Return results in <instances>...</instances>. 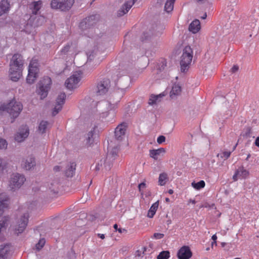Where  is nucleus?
<instances>
[{
  "instance_id": "obj_1",
  "label": "nucleus",
  "mask_w": 259,
  "mask_h": 259,
  "mask_svg": "<svg viewBox=\"0 0 259 259\" xmlns=\"http://www.w3.org/2000/svg\"><path fill=\"white\" fill-rule=\"evenodd\" d=\"M23 60L22 56L19 54H15L13 56L10 62L9 76L11 80L18 81L22 74L23 68Z\"/></svg>"
},
{
  "instance_id": "obj_2",
  "label": "nucleus",
  "mask_w": 259,
  "mask_h": 259,
  "mask_svg": "<svg viewBox=\"0 0 259 259\" xmlns=\"http://www.w3.org/2000/svg\"><path fill=\"white\" fill-rule=\"evenodd\" d=\"M23 106L21 102L13 99L7 104H3L0 106V113L6 111L13 118H16L22 110Z\"/></svg>"
},
{
  "instance_id": "obj_3",
  "label": "nucleus",
  "mask_w": 259,
  "mask_h": 259,
  "mask_svg": "<svg viewBox=\"0 0 259 259\" xmlns=\"http://www.w3.org/2000/svg\"><path fill=\"white\" fill-rule=\"evenodd\" d=\"M39 71L38 60L33 57L28 66V73L26 78L27 82L29 84L33 83L38 76Z\"/></svg>"
},
{
  "instance_id": "obj_4",
  "label": "nucleus",
  "mask_w": 259,
  "mask_h": 259,
  "mask_svg": "<svg viewBox=\"0 0 259 259\" xmlns=\"http://www.w3.org/2000/svg\"><path fill=\"white\" fill-rule=\"evenodd\" d=\"M193 58V51L190 46H186L183 50L180 62L181 70L183 72L187 69Z\"/></svg>"
},
{
  "instance_id": "obj_5",
  "label": "nucleus",
  "mask_w": 259,
  "mask_h": 259,
  "mask_svg": "<svg viewBox=\"0 0 259 259\" xmlns=\"http://www.w3.org/2000/svg\"><path fill=\"white\" fill-rule=\"evenodd\" d=\"M51 84L52 80L51 78L48 76L44 77L39 81L38 89L37 91L38 94L40 95L41 99H43L47 96Z\"/></svg>"
},
{
  "instance_id": "obj_6",
  "label": "nucleus",
  "mask_w": 259,
  "mask_h": 259,
  "mask_svg": "<svg viewBox=\"0 0 259 259\" xmlns=\"http://www.w3.org/2000/svg\"><path fill=\"white\" fill-rule=\"evenodd\" d=\"M74 3V0H53L51 5L53 9L67 11L71 9Z\"/></svg>"
},
{
  "instance_id": "obj_7",
  "label": "nucleus",
  "mask_w": 259,
  "mask_h": 259,
  "mask_svg": "<svg viewBox=\"0 0 259 259\" xmlns=\"http://www.w3.org/2000/svg\"><path fill=\"white\" fill-rule=\"evenodd\" d=\"M82 73L77 71L72 74L65 81V85L68 89L72 90L79 86V83L81 78Z\"/></svg>"
},
{
  "instance_id": "obj_8",
  "label": "nucleus",
  "mask_w": 259,
  "mask_h": 259,
  "mask_svg": "<svg viewBox=\"0 0 259 259\" xmlns=\"http://www.w3.org/2000/svg\"><path fill=\"white\" fill-rule=\"evenodd\" d=\"M29 214L28 212L24 213L18 220L15 226V233L17 235L22 233L26 229L28 222Z\"/></svg>"
},
{
  "instance_id": "obj_9",
  "label": "nucleus",
  "mask_w": 259,
  "mask_h": 259,
  "mask_svg": "<svg viewBox=\"0 0 259 259\" xmlns=\"http://www.w3.org/2000/svg\"><path fill=\"white\" fill-rule=\"evenodd\" d=\"M26 181L23 175L16 174L12 176L9 182V186L12 190L19 189Z\"/></svg>"
},
{
  "instance_id": "obj_10",
  "label": "nucleus",
  "mask_w": 259,
  "mask_h": 259,
  "mask_svg": "<svg viewBox=\"0 0 259 259\" xmlns=\"http://www.w3.org/2000/svg\"><path fill=\"white\" fill-rule=\"evenodd\" d=\"M110 87V80L108 78H104L100 81L97 85V94L98 95L105 94Z\"/></svg>"
},
{
  "instance_id": "obj_11",
  "label": "nucleus",
  "mask_w": 259,
  "mask_h": 259,
  "mask_svg": "<svg viewBox=\"0 0 259 259\" xmlns=\"http://www.w3.org/2000/svg\"><path fill=\"white\" fill-rule=\"evenodd\" d=\"M66 94L64 93H61L57 98L56 103L53 110L52 114L56 115L62 109L63 104L65 103Z\"/></svg>"
},
{
  "instance_id": "obj_12",
  "label": "nucleus",
  "mask_w": 259,
  "mask_h": 259,
  "mask_svg": "<svg viewBox=\"0 0 259 259\" xmlns=\"http://www.w3.org/2000/svg\"><path fill=\"white\" fill-rule=\"evenodd\" d=\"M192 255V252L187 246H182L177 253V256L179 259H189Z\"/></svg>"
},
{
  "instance_id": "obj_13",
  "label": "nucleus",
  "mask_w": 259,
  "mask_h": 259,
  "mask_svg": "<svg viewBox=\"0 0 259 259\" xmlns=\"http://www.w3.org/2000/svg\"><path fill=\"white\" fill-rule=\"evenodd\" d=\"M29 135V129L27 125L22 126L20 131L15 135V141L21 142L26 138Z\"/></svg>"
},
{
  "instance_id": "obj_14",
  "label": "nucleus",
  "mask_w": 259,
  "mask_h": 259,
  "mask_svg": "<svg viewBox=\"0 0 259 259\" xmlns=\"http://www.w3.org/2000/svg\"><path fill=\"white\" fill-rule=\"evenodd\" d=\"M127 128L126 123H122L118 125L115 129V138L120 140L124 136Z\"/></svg>"
},
{
  "instance_id": "obj_15",
  "label": "nucleus",
  "mask_w": 259,
  "mask_h": 259,
  "mask_svg": "<svg viewBox=\"0 0 259 259\" xmlns=\"http://www.w3.org/2000/svg\"><path fill=\"white\" fill-rule=\"evenodd\" d=\"M249 175V172L243 167L238 168L235 171V174L233 176V179L234 181H236L238 179H245Z\"/></svg>"
},
{
  "instance_id": "obj_16",
  "label": "nucleus",
  "mask_w": 259,
  "mask_h": 259,
  "mask_svg": "<svg viewBox=\"0 0 259 259\" xmlns=\"http://www.w3.org/2000/svg\"><path fill=\"white\" fill-rule=\"evenodd\" d=\"M9 205V198L5 193L0 194V216H1Z\"/></svg>"
},
{
  "instance_id": "obj_17",
  "label": "nucleus",
  "mask_w": 259,
  "mask_h": 259,
  "mask_svg": "<svg viewBox=\"0 0 259 259\" xmlns=\"http://www.w3.org/2000/svg\"><path fill=\"white\" fill-rule=\"evenodd\" d=\"M10 251L11 247L9 245H0V259H9Z\"/></svg>"
},
{
  "instance_id": "obj_18",
  "label": "nucleus",
  "mask_w": 259,
  "mask_h": 259,
  "mask_svg": "<svg viewBox=\"0 0 259 259\" xmlns=\"http://www.w3.org/2000/svg\"><path fill=\"white\" fill-rule=\"evenodd\" d=\"M135 2V0L126 2L121 9L118 11L117 16L120 17L127 13L134 4Z\"/></svg>"
},
{
  "instance_id": "obj_19",
  "label": "nucleus",
  "mask_w": 259,
  "mask_h": 259,
  "mask_svg": "<svg viewBox=\"0 0 259 259\" xmlns=\"http://www.w3.org/2000/svg\"><path fill=\"white\" fill-rule=\"evenodd\" d=\"M76 169V164L75 162L68 163L65 167L64 174L67 177H72L74 175Z\"/></svg>"
},
{
  "instance_id": "obj_20",
  "label": "nucleus",
  "mask_w": 259,
  "mask_h": 259,
  "mask_svg": "<svg viewBox=\"0 0 259 259\" xmlns=\"http://www.w3.org/2000/svg\"><path fill=\"white\" fill-rule=\"evenodd\" d=\"M201 28L200 22L199 20L195 19L193 20L190 24L189 30L193 33H196Z\"/></svg>"
},
{
  "instance_id": "obj_21",
  "label": "nucleus",
  "mask_w": 259,
  "mask_h": 259,
  "mask_svg": "<svg viewBox=\"0 0 259 259\" xmlns=\"http://www.w3.org/2000/svg\"><path fill=\"white\" fill-rule=\"evenodd\" d=\"M35 165V161L34 157L30 156L28 157L23 163L22 164L23 168L26 170H29Z\"/></svg>"
},
{
  "instance_id": "obj_22",
  "label": "nucleus",
  "mask_w": 259,
  "mask_h": 259,
  "mask_svg": "<svg viewBox=\"0 0 259 259\" xmlns=\"http://www.w3.org/2000/svg\"><path fill=\"white\" fill-rule=\"evenodd\" d=\"M42 5L41 1H38L34 2L29 5V8L33 15H36L38 11L40 9Z\"/></svg>"
},
{
  "instance_id": "obj_23",
  "label": "nucleus",
  "mask_w": 259,
  "mask_h": 259,
  "mask_svg": "<svg viewBox=\"0 0 259 259\" xmlns=\"http://www.w3.org/2000/svg\"><path fill=\"white\" fill-rule=\"evenodd\" d=\"M9 6L7 0H3L0 2V16L9 11Z\"/></svg>"
},
{
  "instance_id": "obj_24",
  "label": "nucleus",
  "mask_w": 259,
  "mask_h": 259,
  "mask_svg": "<svg viewBox=\"0 0 259 259\" xmlns=\"http://www.w3.org/2000/svg\"><path fill=\"white\" fill-rule=\"evenodd\" d=\"M159 206V201L154 203L148 210L147 216L149 218H152L155 215Z\"/></svg>"
},
{
  "instance_id": "obj_25",
  "label": "nucleus",
  "mask_w": 259,
  "mask_h": 259,
  "mask_svg": "<svg viewBox=\"0 0 259 259\" xmlns=\"http://www.w3.org/2000/svg\"><path fill=\"white\" fill-rule=\"evenodd\" d=\"M168 181V177L167 173L164 172L160 174L158 181L159 186H164Z\"/></svg>"
},
{
  "instance_id": "obj_26",
  "label": "nucleus",
  "mask_w": 259,
  "mask_h": 259,
  "mask_svg": "<svg viewBox=\"0 0 259 259\" xmlns=\"http://www.w3.org/2000/svg\"><path fill=\"white\" fill-rule=\"evenodd\" d=\"M165 150L164 148H161L158 149H153L150 150V156L155 159H157V156L160 155L161 153H164Z\"/></svg>"
},
{
  "instance_id": "obj_27",
  "label": "nucleus",
  "mask_w": 259,
  "mask_h": 259,
  "mask_svg": "<svg viewBox=\"0 0 259 259\" xmlns=\"http://www.w3.org/2000/svg\"><path fill=\"white\" fill-rule=\"evenodd\" d=\"M49 123L47 121L42 120L41 121L38 127V132L40 134H44L46 133V130L49 127Z\"/></svg>"
},
{
  "instance_id": "obj_28",
  "label": "nucleus",
  "mask_w": 259,
  "mask_h": 259,
  "mask_svg": "<svg viewBox=\"0 0 259 259\" xmlns=\"http://www.w3.org/2000/svg\"><path fill=\"white\" fill-rule=\"evenodd\" d=\"M181 93V87L178 84H174L170 92V96L171 98L180 95Z\"/></svg>"
},
{
  "instance_id": "obj_29",
  "label": "nucleus",
  "mask_w": 259,
  "mask_h": 259,
  "mask_svg": "<svg viewBox=\"0 0 259 259\" xmlns=\"http://www.w3.org/2000/svg\"><path fill=\"white\" fill-rule=\"evenodd\" d=\"M175 2V0H167L164 6V10L166 12L169 13L172 11Z\"/></svg>"
},
{
  "instance_id": "obj_30",
  "label": "nucleus",
  "mask_w": 259,
  "mask_h": 259,
  "mask_svg": "<svg viewBox=\"0 0 259 259\" xmlns=\"http://www.w3.org/2000/svg\"><path fill=\"white\" fill-rule=\"evenodd\" d=\"M163 96V95L161 96V94H159V95H151L149 99V104L152 105L156 104L157 102H159L160 101L159 99Z\"/></svg>"
},
{
  "instance_id": "obj_31",
  "label": "nucleus",
  "mask_w": 259,
  "mask_h": 259,
  "mask_svg": "<svg viewBox=\"0 0 259 259\" xmlns=\"http://www.w3.org/2000/svg\"><path fill=\"white\" fill-rule=\"evenodd\" d=\"M192 187L196 190H200L203 188L205 186V182L201 180L197 183L193 182L192 183Z\"/></svg>"
},
{
  "instance_id": "obj_32",
  "label": "nucleus",
  "mask_w": 259,
  "mask_h": 259,
  "mask_svg": "<svg viewBox=\"0 0 259 259\" xmlns=\"http://www.w3.org/2000/svg\"><path fill=\"white\" fill-rule=\"evenodd\" d=\"M170 257V252L168 250L162 251L157 256V259H168Z\"/></svg>"
},
{
  "instance_id": "obj_33",
  "label": "nucleus",
  "mask_w": 259,
  "mask_h": 259,
  "mask_svg": "<svg viewBox=\"0 0 259 259\" xmlns=\"http://www.w3.org/2000/svg\"><path fill=\"white\" fill-rule=\"evenodd\" d=\"M231 152L230 151H224L221 153L218 154L217 156L220 157L222 159H227L231 155Z\"/></svg>"
},
{
  "instance_id": "obj_34",
  "label": "nucleus",
  "mask_w": 259,
  "mask_h": 259,
  "mask_svg": "<svg viewBox=\"0 0 259 259\" xmlns=\"http://www.w3.org/2000/svg\"><path fill=\"white\" fill-rule=\"evenodd\" d=\"M46 243L45 239L44 238L40 239L38 242L36 244V248L37 250H40L42 248Z\"/></svg>"
},
{
  "instance_id": "obj_35",
  "label": "nucleus",
  "mask_w": 259,
  "mask_h": 259,
  "mask_svg": "<svg viewBox=\"0 0 259 259\" xmlns=\"http://www.w3.org/2000/svg\"><path fill=\"white\" fill-rule=\"evenodd\" d=\"M146 188V184L145 183V182H142L139 184V185H138L139 191L142 196H143V195H144V192H143V190L145 189Z\"/></svg>"
},
{
  "instance_id": "obj_36",
  "label": "nucleus",
  "mask_w": 259,
  "mask_h": 259,
  "mask_svg": "<svg viewBox=\"0 0 259 259\" xmlns=\"http://www.w3.org/2000/svg\"><path fill=\"white\" fill-rule=\"evenodd\" d=\"M94 135V131H91L88 134L87 142L89 144H92L93 142V137Z\"/></svg>"
},
{
  "instance_id": "obj_37",
  "label": "nucleus",
  "mask_w": 259,
  "mask_h": 259,
  "mask_svg": "<svg viewBox=\"0 0 259 259\" xmlns=\"http://www.w3.org/2000/svg\"><path fill=\"white\" fill-rule=\"evenodd\" d=\"M7 141L0 138V149H5L7 147Z\"/></svg>"
},
{
  "instance_id": "obj_38",
  "label": "nucleus",
  "mask_w": 259,
  "mask_h": 259,
  "mask_svg": "<svg viewBox=\"0 0 259 259\" xmlns=\"http://www.w3.org/2000/svg\"><path fill=\"white\" fill-rule=\"evenodd\" d=\"M164 237V234L160 233H155L153 234V238L156 239H160Z\"/></svg>"
},
{
  "instance_id": "obj_39",
  "label": "nucleus",
  "mask_w": 259,
  "mask_h": 259,
  "mask_svg": "<svg viewBox=\"0 0 259 259\" xmlns=\"http://www.w3.org/2000/svg\"><path fill=\"white\" fill-rule=\"evenodd\" d=\"M70 48V45L68 44L66 45L61 51L62 54H66L69 51Z\"/></svg>"
},
{
  "instance_id": "obj_40",
  "label": "nucleus",
  "mask_w": 259,
  "mask_h": 259,
  "mask_svg": "<svg viewBox=\"0 0 259 259\" xmlns=\"http://www.w3.org/2000/svg\"><path fill=\"white\" fill-rule=\"evenodd\" d=\"M165 140V138L163 136H160L158 137L157 139V142L158 144H161L164 142Z\"/></svg>"
},
{
  "instance_id": "obj_41",
  "label": "nucleus",
  "mask_w": 259,
  "mask_h": 259,
  "mask_svg": "<svg viewBox=\"0 0 259 259\" xmlns=\"http://www.w3.org/2000/svg\"><path fill=\"white\" fill-rule=\"evenodd\" d=\"M6 167V162L0 158V169L3 170Z\"/></svg>"
},
{
  "instance_id": "obj_42",
  "label": "nucleus",
  "mask_w": 259,
  "mask_h": 259,
  "mask_svg": "<svg viewBox=\"0 0 259 259\" xmlns=\"http://www.w3.org/2000/svg\"><path fill=\"white\" fill-rule=\"evenodd\" d=\"M239 70V66L237 65H234L231 69V71L232 73H235Z\"/></svg>"
},
{
  "instance_id": "obj_43",
  "label": "nucleus",
  "mask_w": 259,
  "mask_h": 259,
  "mask_svg": "<svg viewBox=\"0 0 259 259\" xmlns=\"http://www.w3.org/2000/svg\"><path fill=\"white\" fill-rule=\"evenodd\" d=\"M211 239H212V240L213 241V242H212V245H213V244H215V245L217 244V236L215 234H214L213 235H212V237H211Z\"/></svg>"
},
{
  "instance_id": "obj_44",
  "label": "nucleus",
  "mask_w": 259,
  "mask_h": 259,
  "mask_svg": "<svg viewBox=\"0 0 259 259\" xmlns=\"http://www.w3.org/2000/svg\"><path fill=\"white\" fill-rule=\"evenodd\" d=\"M117 231L119 233H126L127 232V230L126 229H123V228H121L118 229Z\"/></svg>"
},
{
  "instance_id": "obj_45",
  "label": "nucleus",
  "mask_w": 259,
  "mask_h": 259,
  "mask_svg": "<svg viewBox=\"0 0 259 259\" xmlns=\"http://www.w3.org/2000/svg\"><path fill=\"white\" fill-rule=\"evenodd\" d=\"M60 169H61V167L60 166H58V165L55 166L54 167V170L55 172L59 171L60 170Z\"/></svg>"
},
{
  "instance_id": "obj_46",
  "label": "nucleus",
  "mask_w": 259,
  "mask_h": 259,
  "mask_svg": "<svg viewBox=\"0 0 259 259\" xmlns=\"http://www.w3.org/2000/svg\"><path fill=\"white\" fill-rule=\"evenodd\" d=\"M254 143L256 146L259 147V136L256 138Z\"/></svg>"
},
{
  "instance_id": "obj_47",
  "label": "nucleus",
  "mask_w": 259,
  "mask_h": 259,
  "mask_svg": "<svg viewBox=\"0 0 259 259\" xmlns=\"http://www.w3.org/2000/svg\"><path fill=\"white\" fill-rule=\"evenodd\" d=\"M98 236L100 237V238L103 239L105 238V235L103 234H98Z\"/></svg>"
},
{
  "instance_id": "obj_48",
  "label": "nucleus",
  "mask_w": 259,
  "mask_h": 259,
  "mask_svg": "<svg viewBox=\"0 0 259 259\" xmlns=\"http://www.w3.org/2000/svg\"><path fill=\"white\" fill-rule=\"evenodd\" d=\"M93 56H94V55L93 54H90L88 57V61L94 59Z\"/></svg>"
},
{
  "instance_id": "obj_49",
  "label": "nucleus",
  "mask_w": 259,
  "mask_h": 259,
  "mask_svg": "<svg viewBox=\"0 0 259 259\" xmlns=\"http://www.w3.org/2000/svg\"><path fill=\"white\" fill-rule=\"evenodd\" d=\"M39 20H41L42 22L45 21V18L42 16H40L38 18Z\"/></svg>"
},
{
  "instance_id": "obj_50",
  "label": "nucleus",
  "mask_w": 259,
  "mask_h": 259,
  "mask_svg": "<svg viewBox=\"0 0 259 259\" xmlns=\"http://www.w3.org/2000/svg\"><path fill=\"white\" fill-rule=\"evenodd\" d=\"M113 227H114V228L116 231H117V230H118V226H117V224H114V226H113Z\"/></svg>"
},
{
  "instance_id": "obj_51",
  "label": "nucleus",
  "mask_w": 259,
  "mask_h": 259,
  "mask_svg": "<svg viewBox=\"0 0 259 259\" xmlns=\"http://www.w3.org/2000/svg\"><path fill=\"white\" fill-rule=\"evenodd\" d=\"M206 17H207L206 13H205L201 18H202V19H204L206 18Z\"/></svg>"
},
{
  "instance_id": "obj_52",
  "label": "nucleus",
  "mask_w": 259,
  "mask_h": 259,
  "mask_svg": "<svg viewBox=\"0 0 259 259\" xmlns=\"http://www.w3.org/2000/svg\"><path fill=\"white\" fill-rule=\"evenodd\" d=\"M147 34V33H144L143 35H144V36H145V38L144 39H143V38L142 37V41H144V40L147 39V38H146V37H147V35L146 36V35Z\"/></svg>"
},
{
  "instance_id": "obj_53",
  "label": "nucleus",
  "mask_w": 259,
  "mask_h": 259,
  "mask_svg": "<svg viewBox=\"0 0 259 259\" xmlns=\"http://www.w3.org/2000/svg\"><path fill=\"white\" fill-rule=\"evenodd\" d=\"M190 202H191L192 204H195L196 203V201L194 200H191L190 199Z\"/></svg>"
},
{
  "instance_id": "obj_54",
  "label": "nucleus",
  "mask_w": 259,
  "mask_h": 259,
  "mask_svg": "<svg viewBox=\"0 0 259 259\" xmlns=\"http://www.w3.org/2000/svg\"><path fill=\"white\" fill-rule=\"evenodd\" d=\"M168 193H169L170 194H173L174 191H173V190H172L170 189V190H168Z\"/></svg>"
},
{
  "instance_id": "obj_55",
  "label": "nucleus",
  "mask_w": 259,
  "mask_h": 259,
  "mask_svg": "<svg viewBox=\"0 0 259 259\" xmlns=\"http://www.w3.org/2000/svg\"><path fill=\"white\" fill-rule=\"evenodd\" d=\"M91 18V17H89L88 18H86L85 19V20H84V22H85V23H87V21H88L89 20H90Z\"/></svg>"
},
{
  "instance_id": "obj_56",
  "label": "nucleus",
  "mask_w": 259,
  "mask_h": 259,
  "mask_svg": "<svg viewBox=\"0 0 259 259\" xmlns=\"http://www.w3.org/2000/svg\"><path fill=\"white\" fill-rule=\"evenodd\" d=\"M237 146V144H236L234 147H233V151L235 150V149H236V147Z\"/></svg>"
},
{
  "instance_id": "obj_57",
  "label": "nucleus",
  "mask_w": 259,
  "mask_h": 259,
  "mask_svg": "<svg viewBox=\"0 0 259 259\" xmlns=\"http://www.w3.org/2000/svg\"><path fill=\"white\" fill-rule=\"evenodd\" d=\"M250 154H248L246 157V160H248V158L250 157Z\"/></svg>"
},
{
  "instance_id": "obj_58",
  "label": "nucleus",
  "mask_w": 259,
  "mask_h": 259,
  "mask_svg": "<svg viewBox=\"0 0 259 259\" xmlns=\"http://www.w3.org/2000/svg\"><path fill=\"white\" fill-rule=\"evenodd\" d=\"M165 200L167 202L169 201V198H166Z\"/></svg>"
},
{
  "instance_id": "obj_59",
  "label": "nucleus",
  "mask_w": 259,
  "mask_h": 259,
  "mask_svg": "<svg viewBox=\"0 0 259 259\" xmlns=\"http://www.w3.org/2000/svg\"><path fill=\"white\" fill-rule=\"evenodd\" d=\"M39 25V24L38 23H36L34 25L35 26H38Z\"/></svg>"
},
{
  "instance_id": "obj_60",
  "label": "nucleus",
  "mask_w": 259,
  "mask_h": 259,
  "mask_svg": "<svg viewBox=\"0 0 259 259\" xmlns=\"http://www.w3.org/2000/svg\"><path fill=\"white\" fill-rule=\"evenodd\" d=\"M171 223V221H169V222H168V224H170Z\"/></svg>"
},
{
  "instance_id": "obj_61",
  "label": "nucleus",
  "mask_w": 259,
  "mask_h": 259,
  "mask_svg": "<svg viewBox=\"0 0 259 259\" xmlns=\"http://www.w3.org/2000/svg\"><path fill=\"white\" fill-rule=\"evenodd\" d=\"M31 18H32V16H30V19H29V20H30V21H31Z\"/></svg>"
}]
</instances>
